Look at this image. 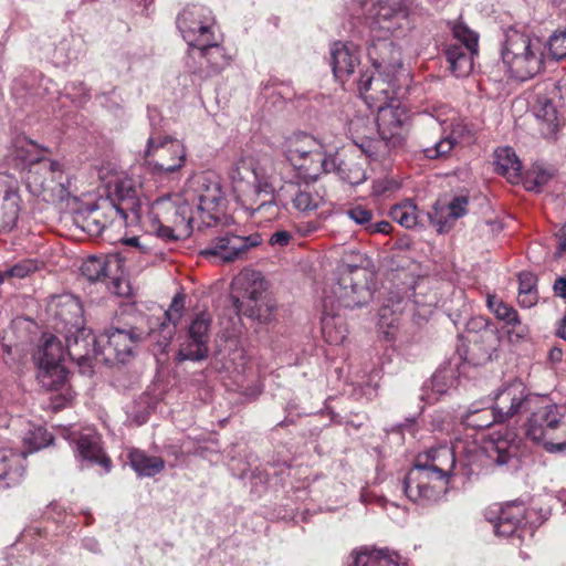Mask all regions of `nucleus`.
<instances>
[{
    "label": "nucleus",
    "mask_w": 566,
    "mask_h": 566,
    "mask_svg": "<svg viewBox=\"0 0 566 566\" xmlns=\"http://www.w3.org/2000/svg\"><path fill=\"white\" fill-rule=\"evenodd\" d=\"M390 229V223L387 221H380L377 223L370 222V226L368 228V232L370 233H387Z\"/></svg>",
    "instance_id": "63"
},
{
    "label": "nucleus",
    "mask_w": 566,
    "mask_h": 566,
    "mask_svg": "<svg viewBox=\"0 0 566 566\" xmlns=\"http://www.w3.org/2000/svg\"><path fill=\"white\" fill-rule=\"evenodd\" d=\"M187 202L196 206L195 216L205 227L214 226L223 214L226 196L220 178L213 172L192 176L186 188Z\"/></svg>",
    "instance_id": "10"
},
{
    "label": "nucleus",
    "mask_w": 566,
    "mask_h": 566,
    "mask_svg": "<svg viewBox=\"0 0 566 566\" xmlns=\"http://www.w3.org/2000/svg\"><path fill=\"white\" fill-rule=\"evenodd\" d=\"M333 171H336L342 180L352 186L360 185L366 179L365 169L355 161H336V167Z\"/></svg>",
    "instance_id": "46"
},
{
    "label": "nucleus",
    "mask_w": 566,
    "mask_h": 566,
    "mask_svg": "<svg viewBox=\"0 0 566 566\" xmlns=\"http://www.w3.org/2000/svg\"><path fill=\"white\" fill-rule=\"evenodd\" d=\"M536 116L545 120L548 125H555L557 120V112L553 103L548 99H545L542 107L536 111Z\"/></svg>",
    "instance_id": "53"
},
{
    "label": "nucleus",
    "mask_w": 566,
    "mask_h": 566,
    "mask_svg": "<svg viewBox=\"0 0 566 566\" xmlns=\"http://www.w3.org/2000/svg\"><path fill=\"white\" fill-rule=\"evenodd\" d=\"M468 203V198L464 196L454 197L449 202L438 200L427 217L439 233H444L450 231L455 221L467 213Z\"/></svg>",
    "instance_id": "31"
},
{
    "label": "nucleus",
    "mask_w": 566,
    "mask_h": 566,
    "mask_svg": "<svg viewBox=\"0 0 566 566\" xmlns=\"http://www.w3.org/2000/svg\"><path fill=\"white\" fill-rule=\"evenodd\" d=\"M233 192L242 207L258 222H269L279 216L277 178L270 160L240 158L229 174Z\"/></svg>",
    "instance_id": "2"
},
{
    "label": "nucleus",
    "mask_w": 566,
    "mask_h": 566,
    "mask_svg": "<svg viewBox=\"0 0 566 566\" xmlns=\"http://www.w3.org/2000/svg\"><path fill=\"white\" fill-rule=\"evenodd\" d=\"M185 308V296L177 294L165 312V321L160 323V333H163V339L157 340L158 352L165 353L166 348L170 345V342L175 335L176 326L182 317Z\"/></svg>",
    "instance_id": "36"
},
{
    "label": "nucleus",
    "mask_w": 566,
    "mask_h": 566,
    "mask_svg": "<svg viewBox=\"0 0 566 566\" xmlns=\"http://www.w3.org/2000/svg\"><path fill=\"white\" fill-rule=\"evenodd\" d=\"M554 291L558 296L566 298V276L558 277L555 281Z\"/></svg>",
    "instance_id": "64"
},
{
    "label": "nucleus",
    "mask_w": 566,
    "mask_h": 566,
    "mask_svg": "<svg viewBox=\"0 0 566 566\" xmlns=\"http://www.w3.org/2000/svg\"><path fill=\"white\" fill-rule=\"evenodd\" d=\"M128 464L138 478H153L165 469L161 457L149 455L144 450L130 449L127 453Z\"/></svg>",
    "instance_id": "38"
},
{
    "label": "nucleus",
    "mask_w": 566,
    "mask_h": 566,
    "mask_svg": "<svg viewBox=\"0 0 566 566\" xmlns=\"http://www.w3.org/2000/svg\"><path fill=\"white\" fill-rule=\"evenodd\" d=\"M61 436L70 442L76 444V457L91 463L99 464L105 472H109L112 468L111 459L103 452L101 448V438L94 432H77L74 427L63 428Z\"/></svg>",
    "instance_id": "26"
},
{
    "label": "nucleus",
    "mask_w": 566,
    "mask_h": 566,
    "mask_svg": "<svg viewBox=\"0 0 566 566\" xmlns=\"http://www.w3.org/2000/svg\"><path fill=\"white\" fill-rule=\"evenodd\" d=\"M346 216L356 224L363 226L366 230H368L374 214L371 210L357 205L347 209Z\"/></svg>",
    "instance_id": "51"
},
{
    "label": "nucleus",
    "mask_w": 566,
    "mask_h": 566,
    "mask_svg": "<svg viewBox=\"0 0 566 566\" xmlns=\"http://www.w3.org/2000/svg\"><path fill=\"white\" fill-rule=\"evenodd\" d=\"M319 226L315 221L303 222L297 226V231L302 235H310L318 230Z\"/></svg>",
    "instance_id": "62"
},
{
    "label": "nucleus",
    "mask_w": 566,
    "mask_h": 566,
    "mask_svg": "<svg viewBox=\"0 0 566 566\" xmlns=\"http://www.w3.org/2000/svg\"><path fill=\"white\" fill-rule=\"evenodd\" d=\"M467 342V345L463 344L458 347V354L464 361L478 366L491 359L492 350L494 349L492 340L483 343L475 334L469 337Z\"/></svg>",
    "instance_id": "40"
},
{
    "label": "nucleus",
    "mask_w": 566,
    "mask_h": 566,
    "mask_svg": "<svg viewBox=\"0 0 566 566\" xmlns=\"http://www.w3.org/2000/svg\"><path fill=\"white\" fill-rule=\"evenodd\" d=\"M347 133L353 143L370 159L385 157L382 142L375 139V119L369 116L356 115L347 123Z\"/></svg>",
    "instance_id": "27"
},
{
    "label": "nucleus",
    "mask_w": 566,
    "mask_h": 566,
    "mask_svg": "<svg viewBox=\"0 0 566 566\" xmlns=\"http://www.w3.org/2000/svg\"><path fill=\"white\" fill-rule=\"evenodd\" d=\"M156 398L149 391H142L134 400L126 406V415L135 424L142 426L146 422L149 410L156 403Z\"/></svg>",
    "instance_id": "43"
},
{
    "label": "nucleus",
    "mask_w": 566,
    "mask_h": 566,
    "mask_svg": "<svg viewBox=\"0 0 566 566\" xmlns=\"http://www.w3.org/2000/svg\"><path fill=\"white\" fill-rule=\"evenodd\" d=\"M261 242L262 239L259 233L245 237L224 233L212 239L200 253L206 258H213L228 263L243 258L249 249L258 247Z\"/></svg>",
    "instance_id": "22"
},
{
    "label": "nucleus",
    "mask_w": 566,
    "mask_h": 566,
    "mask_svg": "<svg viewBox=\"0 0 566 566\" xmlns=\"http://www.w3.org/2000/svg\"><path fill=\"white\" fill-rule=\"evenodd\" d=\"M526 513L523 502L513 501L501 506L497 512L490 511L486 518L493 525L496 536L521 544L526 535L534 534V527L528 523Z\"/></svg>",
    "instance_id": "18"
},
{
    "label": "nucleus",
    "mask_w": 566,
    "mask_h": 566,
    "mask_svg": "<svg viewBox=\"0 0 566 566\" xmlns=\"http://www.w3.org/2000/svg\"><path fill=\"white\" fill-rule=\"evenodd\" d=\"M488 307L494 313L496 318L505 322L513 327L521 326V321L517 311L504 303L496 296H488Z\"/></svg>",
    "instance_id": "45"
},
{
    "label": "nucleus",
    "mask_w": 566,
    "mask_h": 566,
    "mask_svg": "<svg viewBox=\"0 0 566 566\" xmlns=\"http://www.w3.org/2000/svg\"><path fill=\"white\" fill-rule=\"evenodd\" d=\"M551 179V174L542 168H534L528 171L524 179V186L527 190H538Z\"/></svg>",
    "instance_id": "50"
},
{
    "label": "nucleus",
    "mask_w": 566,
    "mask_h": 566,
    "mask_svg": "<svg viewBox=\"0 0 566 566\" xmlns=\"http://www.w3.org/2000/svg\"><path fill=\"white\" fill-rule=\"evenodd\" d=\"M25 453L12 448H0V483L9 488L21 481L25 471Z\"/></svg>",
    "instance_id": "34"
},
{
    "label": "nucleus",
    "mask_w": 566,
    "mask_h": 566,
    "mask_svg": "<svg viewBox=\"0 0 566 566\" xmlns=\"http://www.w3.org/2000/svg\"><path fill=\"white\" fill-rule=\"evenodd\" d=\"M147 230L165 241H177L189 238L197 228L202 230L198 218L187 199L163 197L149 207L142 206V217L138 218Z\"/></svg>",
    "instance_id": "5"
},
{
    "label": "nucleus",
    "mask_w": 566,
    "mask_h": 566,
    "mask_svg": "<svg viewBox=\"0 0 566 566\" xmlns=\"http://www.w3.org/2000/svg\"><path fill=\"white\" fill-rule=\"evenodd\" d=\"M355 259L356 264L344 262L339 268L337 281L332 284L329 293L324 298L323 306L326 310L335 311L339 307L353 310L365 306L371 301L373 291L369 286V274L363 269V255L357 253Z\"/></svg>",
    "instance_id": "9"
},
{
    "label": "nucleus",
    "mask_w": 566,
    "mask_h": 566,
    "mask_svg": "<svg viewBox=\"0 0 566 566\" xmlns=\"http://www.w3.org/2000/svg\"><path fill=\"white\" fill-rule=\"evenodd\" d=\"M539 401L541 398L537 396L516 395V391H499L493 407L471 412L465 418V424L478 430L486 429L496 421L502 422L523 413Z\"/></svg>",
    "instance_id": "14"
},
{
    "label": "nucleus",
    "mask_w": 566,
    "mask_h": 566,
    "mask_svg": "<svg viewBox=\"0 0 566 566\" xmlns=\"http://www.w3.org/2000/svg\"><path fill=\"white\" fill-rule=\"evenodd\" d=\"M399 76H377L363 74L358 82V91L369 108L394 104L398 91Z\"/></svg>",
    "instance_id": "25"
},
{
    "label": "nucleus",
    "mask_w": 566,
    "mask_h": 566,
    "mask_svg": "<svg viewBox=\"0 0 566 566\" xmlns=\"http://www.w3.org/2000/svg\"><path fill=\"white\" fill-rule=\"evenodd\" d=\"M292 239V234L286 231V230H281V231H276L274 232L271 238H270V243L272 245H277V247H285L289 244V242L291 241Z\"/></svg>",
    "instance_id": "58"
},
{
    "label": "nucleus",
    "mask_w": 566,
    "mask_h": 566,
    "mask_svg": "<svg viewBox=\"0 0 566 566\" xmlns=\"http://www.w3.org/2000/svg\"><path fill=\"white\" fill-rule=\"evenodd\" d=\"M549 55L555 60L566 56V30L555 32L547 42Z\"/></svg>",
    "instance_id": "49"
},
{
    "label": "nucleus",
    "mask_w": 566,
    "mask_h": 566,
    "mask_svg": "<svg viewBox=\"0 0 566 566\" xmlns=\"http://www.w3.org/2000/svg\"><path fill=\"white\" fill-rule=\"evenodd\" d=\"M398 558V554H390L388 549L365 546L350 554V562L347 566H401Z\"/></svg>",
    "instance_id": "37"
},
{
    "label": "nucleus",
    "mask_w": 566,
    "mask_h": 566,
    "mask_svg": "<svg viewBox=\"0 0 566 566\" xmlns=\"http://www.w3.org/2000/svg\"><path fill=\"white\" fill-rule=\"evenodd\" d=\"M360 14L381 30L392 32L394 19H407V11L400 3L390 0H364L360 2Z\"/></svg>",
    "instance_id": "28"
},
{
    "label": "nucleus",
    "mask_w": 566,
    "mask_h": 566,
    "mask_svg": "<svg viewBox=\"0 0 566 566\" xmlns=\"http://www.w3.org/2000/svg\"><path fill=\"white\" fill-rule=\"evenodd\" d=\"M377 112L376 124L379 140L382 142L381 150L387 156L390 149L399 148L405 144L410 127V114L399 102L377 106Z\"/></svg>",
    "instance_id": "19"
},
{
    "label": "nucleus",
    "mask_w": 566,
    "mask_h": 566,
    "mask_svg": "<svg viewBox=\"0 0 566 566\" xmlns=\"http://www.w3.org/2000/svg\"><path fill=\"white\" fill-rule=\"evenodd\" d=\"M212 316L209 312L196 313L187 327L185 338L179 344L177 360L201 361L208 357Z\"/></svg>",
    "instance_id": "21"
},
{
    "label": "nucleus",
    "mask_w": 566,
    "mask_h": 566,
    "mask_svg": "<svg viewBox=\"0 0 566 566\" xmlns=\"http://www.w3.org/2000/svg\"><path fill=\"white\" fill-rule=\"evenodd\" d=\"M52 327L64 335L69 356L76 361L80 374H91L90 348L94 334L84 326L83 307L77 297L63 294L52 297L48 305Z\"/></svg>",
    "instance_id": "3"
},
{
    "label": "nucleus",
    "mask_w": 566,
    "mask_h": 566,
    "mask_svg": "<svg viewBox=\"0 0 566 566\" xmlns=\"http://www.w3.org/2000/svg\"><path fill=\"white\" fill-rule=\"evenodd\" d=\"M82 547L93 554H101V545L95 537H84L82 539Z\"/></svg>",
    "instance_id": "61"
},
{
    "label": "nucleus",
    "mask_w": 566,
    "mask_h": 566,
    "mask_svg": "<svg viewBox=\"0 0 566 566\" xmlns=\"http://www.w3.org/2000/svg\"><path fill=\"white\" fill-rule=\"evenodd\" d=\"M310 180L304 179V184L286 182L277 192L279 200L290 199L293 207L301 212L317 209L323 202V195Z\"/></svg>",
    "instance_id": "30"
},
{
    "label": "nucleus",
    "mask_w": 566,
    "mask_h": 566,
    "mask_svg": "<svg viewBox=\"0 0 566 566\" xmlns=\"http://www.w3.org/2000/svg\"><path fill=\"white\" fill-rule=\"evenodd\" d=\"M230 60L216 34L207 44L189 50L187 65L195 74L201 72L205 76H211L224 70L230 64Z\"/></svg>",
    "instance_id": "23"
},
{
    "label": "nucleus",
    "mask_w": 566,
    "mask_h": 566,
    "mask_svg": "<svg viewBox=\"0 0 566 566\" xmlns=\"http://www.w3.org/2000/svg\"><path fill=\"white\" fill-rule=\"evenodd\" d=\"M368 57L377 74L399 76L402 70L401 52L388 40H377L368 48Z\"/></svg>",
    "instance_id": "29"
},
{
    "label": "nucleus",
    "mask_w": 566,
    "mask_h": 566,
    "mask_svg": "<svg viewBox=\"0 0 566 566\" xmlns=\"http://www.w3.org/2000/svg\"><path fill=\"white\" fill-rule=\"evenodd\" d=\"M557 247L555 252V258H560L564 253H566V226L560 228L556 234Z\"/></svg>",
    "instance_id": "59"
},
{
    "label": "nucleus",
    "mask_w": 566,
    "mask_h": 566,
    "mask_svg": "<svg viewBox=\"0 0 566 566\" xmlns=\"http://www.w3.org/2000/svg\"><path fill=\"white\" fill-rule=\"evenodd\" d=\"M176 23L190 49L207 44L217 34L211 10L201 4L187 6L178 14Z\"/></svg>",
    "instance_id": "20"
},
{
    "label": "nucleus",
    "mask_w": 566,
    "mask_h": 566,
    "mask_svg": "<svg viewBox=\"0 0 566 566\" xmlns=\"http://www.w3.org/2000/svg\"><path fill=\"white\" fill-rule=\"evenodd\" d=\"M32 434V450H39L43 447H46L52 441V437L48 434V432L41 427L36 428Z\"/></svg>",
    "instance_id": "56"
},
{
    "label": "nucleus",
    "mask_w": 566,
    "mask_h": 566,
    "mask_svg": "<svg viewBox=\"0 0 566 566\" xmlns=\"http://www.w3.org/2000/svg\"><path fill=\"white\" fill-rule=\"evenodd\" d=\"M101 179L105 180L109 191L101 197L88 210V219L99 230L119 221L124 226L138 222L142 217L140 189L136 182L124 172L115 174L114 178L106 180L103 170Z\"/></svg>",
    "instance_id": "4"
},
{
    "label": "nucleus",
    "mask_w": 566,
    "mask_h": 566,
    "mask_svg": "<svg viewBox=\"0 0 566 566\" xmlns=\"http://www.w3.org/2000/svg\"><path fill=\"white\" fill-rule=\"evenodd\" d=\"M495 171L511 184L522 180V164L511 147H502L494 153Z\"/></svg>",
    "instance_id": "39"
},
{
    "label": "nucleus",
    "mask_w": 566,
    "mask_h": 566,
    "mask_svg": "<svg viewBox=\"0 0 566 566\" xmlns=\"http://www.w3.org/2000/svg\"><path fill=\"white\" fill-rule=\"evenodd\" d=\"M475 334L483 343L495 338L493 331L488 326V321L482 316L472 317L467 324L465 339L469 340V337Z\"/></svg>",
    "instance_id": "47"
},
{
    "label": "nucleus",
    "mask_w": 566,
    "mask_h": 566,
    "mask_svg": "<svg viewBox=\"0 0 566 566\" xmlns=\"http://www.w3.org/2000/svg\"><path fill=\"white\" fill-rule=\"evenodd\" d=\"M360 64L359 49L352 42H335L331 48L333 74L339 82H345Z\"/></svg>",
    "instance_id": "32"
},
{
    "label": "nucleus",
    "mask_w": 566,
    "mask_h": 566,
    "mask_svg": "<svg viewBox=\"0 0 566 566\" xmlns=\"http://www.w3.org/2000/svg\"><path fill=\"white\" fill-rule=\"evenodd\" d=\"M65 350L62 342L52 334H43L42 343L33 358L38 365V379L44 389H57L69 380V370L64 366Z\"/></svg>",
    "instance_id": "15"
},
{
    "label": "nucleus",
    "mask_w": 566,
    "mask_h": 566,
    "mask_svg": "<svg viewBox=\"0 0 566 566\" xmlns=\"http://www.w3.org/2000/svg\"><path fill=\"white\" fill-rule=\"evenodd\" d=\"M233 304L239 314L260 323H270L275 304L270 298H262L263 282L254 273H242L233 281Z\"/></svg>",
    "instance_id": "11"
},
{
    "label": "nucleus",
    "mask_w": 566,
    "mask_h": 566,
    "mask_svg": "<svg viewBox=\"0 0 566 566\" xmlns=\"http://www.w3.org/2000/svg\"><path fill=\"white\" fill-rule=\"evenodd\" d=\"M536 276L531 272H522L518 275V293L536 292Z\"/></svg>",
    "instance_id": "54"
},
{
    "label": "nucleus",
    "mask_w": 566,
    "mask_h": 566,
    "mask_svg": "<svg viewBox=\"0 0 566 566\" xmlns=\"http://www.w3.org/2000/svg\"><path fill=\"white\" fill-rule=\"evenodd\" d=\"M516 395H532L541 398L537 405L524 411H531V417L525 424V436L533 442L543 444L548 452L565 451L566 442H554L556 423L559 419V407L548 403L543 395L535 392L516 391Z\"/></svg>",
    "instance_id": "13"
},
{
    "label": "nucleus",
    "mask_w": 566,
    "mask_h": 566,
    "mask_svg": "<svg viewBox=\"0 0 566 566\" xmlns=\"http://www.w3.org/2000/svg\"><path fill=\"white\" fill-rule=\"evenodd\" d=\"M144 158L155 171L171 174L184 167L187 151L185 145L176 138L150 135L144 150Z\"/></svg>",
    "instance_id": "17"
},
{
    "label": "nucleus",
    "mask_w": 566,
    "mask_h": 566,
    "mask_svg": "<svg viewBox=\"0 0 566 566\" xmlns=\"http://www.w3.org/2000/svg\"><path fill=\"white\" fill-rule=\"evenodd\" d=\"M64 94L77 106L85 104L90 98L88 90L80 81L67 83L64 86Z\"/></svg>",
    "instance_id": "48"
},
{
    "label": "nucleus",
    "mask_w": 566,
    "mask_h": 566,
    "mask_svg": "<svg viewBox=\"0 0 566 566\" xmlns=\"http://www.w3.org/2000/svg\"><path fill=\"white\" fill-rule=\"evenodd\" d=\"M389 214L394 221L407 229L416 228L421 219L417 206L410 200L394 206Z\"/></svg>",
    "instance_id": "44"
},
{
    "label": "nucleus",
    "mask_w": 566,
    "mask_h": 566,
    "mask_svg": "<svg viewBox=\"0 0 566 566\" xmlns=\"http://www.w3.org/2000/svg\"><path fill=\"white\" fill-rule=\"evenodd\" d=\"M71 399L72 397L70 395V391H67V395H64L61 391H56L54 396L50 397L48 408L56 412L62 408L66 407L70 403Z\"/></svg>",
    "instance_id": "55"
},
{
    "label": "nucleus",
    "mask_w": 566,
    "mask_h": 566,
    "mask_svg": "<svg viewBox=\"0 0 566 566\" xmlns=\"http://www.w3.org/2000/svg\"><path fill=\"white\" fill-rule=\"evenodd\" d=\"M476 451L478 446L467 448L459 441L452 447L442 444L419 453L402 481V491L415 503L424 505L438 501L447 491L457 462L464 467L472 464Z\"/></svg>",
    "instance_id": "1"
},
{
    "label": "nucleus",
    "mask_w": 566,
    "mask_h": 566,
    "mask_svg": "<svg viewBox=\"0 0 566 566\" xmlns=\"http://www.w3.org/2000/svg\"><path fill=\"white\" fill-rule=\"evenodd\" d=\"M488 458L497 465L507 464L517 454V446L511 433L488 442L484 448Z\"/></svg>",
    "instance_id": "41"
},
{
    "label": "nucleus",
    "mask_w": 566,
    "mask_h": 566,
    "mask_svg": "<svg viewBox=\"0 0 566 566\" xmlns=\"http://www.w3.org/2000/svg\"><path fill=\"white\" fill-rule=\"evenodd\" d=\"M454 42L448 44L446 57L450 71L458 77L469 75L473 70V56L478 54L479 35L463 22L451 25Z\"/></svg>",
    "instance_id": "16"
},
{
    "label": "nucleus",
    "mask_w": 566,
    "mask_h": 566,
    "mask_svg": "<svg viewBox=\"0 0 566 566\" xmlns=\"http://www.w3.org/2000/svg\"><path fill=\"white\" fill-rule=\"evenodd\" d=\"M157 332L123 324L111 326L98 337L94 335V343L91 345L90 364L92 366L91 374H80L81 376L91 377L95 371V366L125 364L134 355L139 344L146 336L156 337Z\"/></svg>",
    "instance_id": "6"
},
{
    "label": "nucleus",
    "mask_w": 566,
    "mask_h": 566,
    "mask_svg": "<svg viewBox=\"0 0 566 566\" xmlns=\"http://www.w3.org/2000/svg\"><path fill=\"white\" fill-rule=\"evenodd\" d=\"M282 149L286 160L302 179L316 180L322 174L331 172L336 167V158L328 155L322 140L304 132L287 136Z\"/></svg>",
    "instance_id": "7"
},
{
    "label": "nucleus",
    "mask_w": 566,
    "mask_h": 566,
    "mask_svg": "<svg viewBox=\"0 0 566 566\" xmlns=\"http://www.w3.org/2000/svg\"><path fill=\"white\" fill-rule=\"evenodd\" d=\"M27 186L44 201L64 200L69 195L70 178L57 160L41 159L30 166Z\"/></svg>",
    "instance_id": "12"
},
{
    "label": "nucleus",
    "mask_w": 566,
    "mask_h": 566,
    "mask_svg": "<svg viewBox=\"0 0 566 566\" xmlns=\"http://www.w3.org/2000/svg\"><path fill=\"white\" fill-rule=\"evenodd\" d=\"M431 129L438 133L436 139L426 136L422 142V154L427 159H442L450 155L459 143L458 129L453 127L450 132L443 129L442 124L431 119Z\"/></svg>",
    "instance_id": "33"
},
{
    "label": "nucleus",
    "mask_w": 566,
    "mask_h": 566,
    "mask_svg": "<svg viewBox=\"0 0 566 566\" xmlns=\"http://www.w3.org/2000/svg\"><path fill=\"white\" fill-rule=\"evenodd\" d=\"M322 334L331 345H340L346 339L347 327L344 318L334 311L323 306Z\"/></svg>",
    "instance_id": "42"
},
{
    "label": "nucleus",
    "mask_w": 566,
    "mask_h": 566,
    "mask_svg": "<svg viewBox=\"0 0 566 566\" xmlns=\"http://www.w3.org/2000/svg\"><path fill=\"white\" fill-rule=\"evenodd\" d=\"M517 301L522 307L530 308L537 303V291L518 293Z\"/></svg>",
    "instance_id": "60"
},
{
    "label": "nucleus",
    "mask_w": 566,
    "mask_h": 566,
    "mask_svg": "<svg viewBox=\"0 0 566 566\" xmlns=\"http://www.w3.org/2000/svg\"><path fill=\"white\" fill-rule=\"evenodd\" d=\"M555 433H557L555 434V439H559L558 442H566V407H559V419L556 423Z\"/></svg>",
    "instance_id": "57"
},
{
    "label": "nucleus",
    "mask_w": 566,
    "mask_h": 566,
    "mask_svg": "<svg viewBox=\"0 0 566 566\" xmlns=\"http://www.w3.org/2000/svg\"><path fill=\"white\" fill-rule=\"evenodd\" d=\"M119 268L120 260L117 255L90 256L82 263L81 272L92 282L112 279L109 290L116 295L125 296L129 293V286L117 276Z\"/></svg>",
    "instance_id": "24"
},
{
    "label": "nucleus",
    "mask_w": 566,
    "mask_h": 566,
    "mask_svg": "<svg viewBox=\"0 0 566 566\" xmlns=\"http://www.w3.org/2000/svg\"><path fill=\"white\" fill-rule=\"evenodd\" d=\"M21 199L17 190L0 175V230H11L19 218Z\"/></svg>",
    "instance_id": "35"
},
{
    "label": "nucleus",
    "mask_w": 566,
    "mask_h": 566,
    "mask_svg": "<svg viewBox=\"0 0 566 566\" xmlns=\"http://www.w3.org/2000/svg\"><path fill=\"white\" fill-rule=\"evenodd\" d=\"M501 55L512 77L527 81L543 69L544 44L539 38L510 28L505 32Z\"/></svg>",
    "instance_id": "8"
},
{
    "label": "nucleus",
    "mask_w": 566,
    "mask_h": 566,
    "mask_svg": "<svg viewBox=\"0 0 566 566\" xmlns=\"http://www.w3.org/2000/svg\"><path fill=\"white\" fill-rule=\"evenodd\" d=\"M36 269L35 263L32 260H24L13 265L9 271L8 275L14 277H25Z\"/></svg>",
    "instance_id": "52"
}]
</instances>
